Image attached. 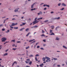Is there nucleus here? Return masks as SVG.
<instances>
[{
  "label": "nucleus",
  "mask_w": 67,
  "mask_h": 67,
  "mask_svg": "<svg viewBox=\"0 0 67 67\" xmlns=\"http://www.w3.org/2000/svg\"><path fill=\"white\" fill-rule=\"evenodd\" d=\"M7 40V38L5 37H3L2 39V42H5Z\"/></svg>",
  "instance_id": "f257e3e1"
},
{
  "label": "nucleus",
  "mask_w": 67,
  "mask_h": 67,
  "mask_svg": "<svg viewBox=\"0 0 67 67\" xmlns=\"http://www.w3.org/2000/svg\"><path fill=\"white\" fill-rule=\"evenodd\" d=\"M36 3H37V2H35L32 5H31V8H32V9H33V8H34V5H35V4H36Z\"/></svg>",
  "instance_id": "f03ea898"
},
{
  "label": "nucleus",
  "mask_w": 67,
  "mask_h": 67,
  "mask_svg": "<svg viewBox=\"0 0 67 67\" xmlns=\"http://www.w3.org/2000/svg\"><path fill=\"white\" fill-rule=\"evenodd\" d=\"M45 58H46V59H47V60L48 62H51V60H50V58H49L48 57H46Z\"/></svg>",
  "instance_id": "7ed1b4c3"
},
{
  "label": "nucleus",
  "mask_w": 67,
  "mask_h": 67,
  "mask_svg": "<svg viewBox=\"0 0 67 67\" xmlns=\"http://www.w3.org/2000/svg\"><path fill=\"white\" fill-rule=\"evenodd\" d=\"M19 9V8H16L14 10L15 12H18V10Z\"/></svg>",
  "instance_id": "20e7f679"
},
{
  "label": "nucleus",
  "mask_w": 67,
  "mask_h": 67,
  "mask_svg": "<svg viewBox=\"0 0 67 67\" xmlns=\"http://www.w3.org/2000/svg\"><path fill=\"white\" fill-rule=\"evenodd\" d=\"M38 21H37L36 22V21H34L32 23H33V25H34L35 24H36V23H38Z\"/></svg>",
  "instance_id": "39448f33"
},
{
  "label": "nucleus",
  "mask_w": 67,
  "mask_h": 67,
  "mask_svg": "<svg viewBox=\"0 0 67 67\" xmlns=\"http://www.w3.org/2000/svg\"><path fill=\"white\" fill-rule=\"evenodd\" d=\"M42 14V12L41 11H40L39 13H37V14L38 15H40V14Z\"/></svg>",
  "instance_id": "423d86ee"
},
{
  "label": "nucleus",
  "mask_w": 67,
  "mask_h": 67,
  "mask_svg": "<svg viewBox=\"0 0 67 67\" xmlns=\"http://www.w3.org/2000/svg\"><path fill=\"white\" fill-rule=\"evenodd\" d=\"M62 6H64V7H66V4H65L64 3H63L62 4Z\"/></svg>",
  "instance_id": "0eeeda50"
},
{
  "label": "nucleus",
  "mask_w": 67,
  "mask_h": 67,
  "mask_svg": "<svg viewBox=\"0 0 67 67\" xmlns=\"http://www.w3.org/2000/svg\"><path fill=\"white\" fill-rule=\"evenodd\" d=\"M25 28H22L21 29H20L19 30V31H23V29H24Z\"/></svg>",
  "instance_id": "6e6552de"
},
{
  "label": "nucleus",
  "mask_w": 67,
  "mask_h": 67,
  "mask_svg": "<svg viewBox=\"0 0 67 67\" xmlns=\"http://www.w3.org/2000/svg\"><path fill=\"white\" fill-rule=\"evenodd\" d=\"M51 27L52 29H54V25L51 26Z\"/></svg>",
  "instance_id": "1a4fd4ad"
},
{
  "label": "nucleus",
  "mask_w": 67,
  "mask_h": 67,
  "mask_svg": "<svg viewBox=\"0 0 67 67\" xmlns=\"http://www.w3.org/2000/svg\"><path fill=\"white\" fill-rule=\"evenodd\" d=\"M55 40H57V41H58V40H59V39L57 37H56V38H55Z\"/></svg>",
  "instance_id": "9d476101"
},
{
  "label": "nucleus",
  "mask_w": 67,
  "mask_h": 67,
  "mask_svg": "<svg viewBox=\"0 0 67 67\" xmlns=\"http://www.w3.org/2000/svg\"><path fill=\"white\" fill-rule=\"evenodd\" d=\"M15 23H12V24L11 25V26H15Z\"/></svg>",
  "instance_id": "9b49d317"
},
{
  "label": "nucleus",
  "mask_w": 67,
  "mask_h": 67,
  "mask_svg": "<svg viewBox=\"0 0 67 67\" xmlns=\"http://www.w3.org/2000/svg\"><path fill=\"white\" fill-rule=\"evenodd\" d=\"M45 59H46V58L45 57H43L42 58V59L43 62L45 61Z\"/></svg>",
  "instance_id": "f8f14e48"
},
{
  "label": "nucleus",
  "mask_w": 67,
  "mask_h": 67,
  "mask_svg": "<svg viewBox=\"0 0 67 67\" xmlns=\"http://www.w3.org/2000/svg\"><path fill=\"white\" fill-rule=\"evenodd\" d=\"M59 27L58 26L57 27H56L55 28V30L56 31H57V30L58 29H59Z\"/></svg>",
  "instance_id": "ddd939ff"
},
{
  "label": "nucleus",
  "mask_w": 67,
  "mask_h": 67,
  "mask_svg": "<svg viewBox=\"0 0 67 67\" xmlns=\"http://www.w3.org/2000/svg\"><path fill=\"white\" fill-rule=\"evenodd\" d=\"M9 32H10V30H7V31H6L5 32V33H9Z\"/></svg>",
  "instance_id": "4468645a"
},
{
  "label": "nucleus",
  "mask_w": 67,
  "mask_h": 67,
  "mask_svg": "<svg viewBox=\"0 0 67 67\" xmlns=\"http://www.w3.org/2000/svg\"><path fill=\"white\" fill-rule=\"evenodd\" d=\"M44 65V64L43 63H42L40 65V67H43V66H43Z\"/></svg>",
  "instance_id": "2eb2a0df"
},
{
  "label": "nucleus",
  "mask_w": 67,
  "mask_h": 67,
  "mask_svg": "<svg viewBox=\"0 0 67 67\" xmlns=\"http://www.w3.org/2000/svg\"><path fill=\"white\" fill-rule=\"evenodd\" d=\"M63 47L65 48V49H67V47H66V46H63Z\"/></svg>",
  "instance_id": "dca6fc26"
},
{
  "label": "nucleus",
  "mask_w": 67,
  "mask_h": 67,
  "mask_svg": "<svg viewBox=\"0 0 67 67\" xmlns=\"http://www.w3.org/2000/svg\"><path fill=\"white\" fill-rule=\"evenodd\" d=\"M50 35H55V34L54 33H52L51 34H50Z\"/></svg>",
  "instance_id": "f3484780"
},
{
  "label": "nucleus",
  "mask_w": 67,
  "mask_h": 67,
  "mask_svg": "<svg viewBox=\"0 0 67 67\" xmlns=\"http://www.w3.org/2000/svg\"><path fill=\"white\" fill-rule=\"evenodd\" d=\"M6 55H8V53H6L4 54V56H5Z\"/></svg>",
  "instance_id": "a211bd4d"
},
{
  "label": "nucleus",
  "mask_w": 67,
  "mask_h": 67,
  "mask_svg": "<svg viewBox=\"0 0 67 67\" xmlns=\"http://www.w3.org/2000/svg\"><path fill=\"white\" fill-rule=\"evenodd\" d=\"M41 36H44V37H45V35L44 34H43L41 35Z\"/></svg>",
  "instance_id": "6ab92c4d"
},
{
  "label": "nucleus",
  "mask_w": 67,
  "mask_h": 67,
  "mask_svg": "<svg viewBox=\"0 0 67 67\" xmlns=\"http://www.w3.org/2000/svg\"><path fill=\"white\" fill-rule=\"evenodd\" d=\"M42 19H43L42 17L40 18H38L37 19V20H42Z\"/></svg>",
  "instance_id": "aec40b11"
},
{
  "label": "nucleus",
  "mask_w": 67,
  "mask_h": 67,
  "mask_svg": "<svg viewBox=\"0 0 67 67\" xmlns=\"http://www.w3.org/2000/svg\"><path fill=\"white\" fill-rule=\"evenodd\" d=\"M30 34V32H29L26 35V36L27 37V36H29V34Z\"/></svg>",
  "instance_id": "412c9836"
},
{
  "label": "nucleus",
  "mask_w": 67,
  "mask_h": 67,
  "mask_svg": "<svg viewBox=\"0 0 67 67\" xmlns=\"http://www.w3.org/2000/svg\"><path fill=\"white\" fill-rule=\"evenodd\" d=\"M34 40H35V39H33V40H30L29 42H32L33 41H34Z\"/></svg>",
  "instance_id": "4be33fe9"
},
{
  "label": "nucleus",
  "mask_w": 67,
  "mask_h": 67,
  "mask_svg": "<svg viewBox=\"0 0 67 67\" xmlns=\"http://www.w3.org/2000/svg\"><path fill=\"white\" fill-rule=\"evenodd\" d=\"M35 59L36 61H38V60L37 59V57H35Z\"/></svg>",
  "instance_id": "5701e85b"
},
{
  "label": "nucleus",
  "mask_w": 67,
  "mask_h": 67,
  "mask_svg": "<svg viewBox=\"0 0 67 67\" xmlns=\"http://www.w3.org/2000/svg\"><path fill=\"white\" fill-rule=\"evenodd\" d=\"M29 30V28H27V29H26V30H25V31L26 32H27V31H28V30Z\"/></svg>",
  "instance_id": "b1692460"
},
{
  "label": "nucleus",
  "mask_w": 67,
  "mask_h": 67,
  "mask_svg": "<svg viewBox=\"0 0 67 67\" xmlns=\"http://www.w3.org/2000/svg\"><path fill=\"white\" fill-rule=\"evenodd\" d=\"M14 29H18V27H14Z\"/></svg>",
  "instance_id": "393cba45"
},
{
  "label": "nucleus",
  "mask_w": 67,
  "mask_h": 67,
  "mask_svg": "<svg viewBox=\"0 0 67 67\" xmlns=\"http://www.w3.org/2000/svg\"><path fill=\"white\" fill-rule=\"evenodd\" d=\"M16 43H21V42L20 41H18L16 42Z\"/></svg>",
  "instance_id": "a878e982"
},
{
  "label": "nucleus",
  "mask_w": 67,
  "mask_h": 67,
  "mask_svg": "<svg viewBox=\"0 0 67 67\" xmlns=\"http://www.w3.org/2000/svg\"><path fill=\"white\" fill-rule=\"evenodd\" d=\"M32 64V62L31 61L30 63H29V65H31Z\"/></svg>",
  "instance_id": "bb28decb"
},
{
  "label": "nucleus",
  "mask_w": 67,
  "mask_h": 67,
  "mask_svg": "<svg viewBox=\"0 0 67 67\" xmlns=\"http://www.w3.org/2000/svg\"><path fill=\"white\" fill-rule=\"evenodd\" d=\"M30 48V47L29 46H28L26 48V49H27L28 48Z\"/></svg>",
  "instance_id": "cd10ccee"
},
{
  "label": "nucleus",
  "mask_w": 67,
  "mask_h": 67,
  "mask_svg": "<svg viewBox=\"0 0 67 67\" xmlns=\"http://www.w3.org/2000/svg\"><path fill=\"white\" fill-rule=\"evenodd\" d=\"M60 5H61V3H59L58 4V6H60Z\"/></svg>",
  "instance_id": "c85d7f7f"
},
{
  "label": "nucleus",
  "mask_w": 67,
  "mask_h": 67,
  "mask_svg": "<svg viewBox=\"0 0 67 67\" xmlns=\"http://www.w3.org/2000/svg\"><path fill=\"white\" fill-rule=\"evenodd\" d=\"M53 59L54 60H57V58H53Z\"/></svg>",
  "instance_id": "c756f323"
},
{
  "label": "nucleus",
  "mask_w": 67,
  "mask_h": 67,
  "mask_svg": "<svg viewBox=\"0 0 67 67\" xmlns=\"http://www.w3.org/2000/svg\"><path fill=\"white\" fill-rule=\"evenodd\" d=\"M38 26L36 25V26H34V28H36V27H38Z\"/></svg>",
  "instance_id": "7c9ffc66"
},
{
  "label": "nucleus",
  "mask_w": 67,
  "mask_h": 67,
  "mask_svg": "<svg viewBox=\"0 0 67 67\" xmlns=\"http://www.w3.org/2000/svg\"><path fill=\"white\" fill-rule=\"evenodd\" d=\"M50 33H52V30H50Z\"/></svg>",
  "instance_id": "2f4dec72"
},
{
  "label": "nucleus",
  "mask_w": 67,
  "mask_h": 67,
  "mask_svg": "<svg viewBox=\"0 0 67 67\" xmlns=\"http://www.w3.org/2000/svg\"><path fill=\"white\" fill-rule=\"evenodd\" d=\"M35 56H40V55L38 54H37L35 55Z\"/></svg>",
  "instance_id": "473e14b6"
},
{
  "label": "nucleus",
  "mask_w": 67,
  "mask_h": 67,
  "mask_svg": "<svg viewBox=\"0 0 67 67\" xmlns=\"http://www.w3.org/2000/svg\"><path fill=\"white\" fill-rule=\"evenodd\" d=\"M16 48H13V50H14V51H15L16 50Z\"/></svg>",
  "instance_id": "72a5a7b5"
},
{
  "label": "nucleus",
  "mask_w": 67,
  "mask_h": 67,
  "mask_svg": "<svg viewBox=\"0 0 67 67\" xmlns=\"http://www.w3.org/2000/svg\"><path fill=\"white\" fill-rule=\"evenodd\" d=\"M48 21V20H45L44 21V22H47Z\"/></svg>",
  "instance_id": "f704fd0d"
},
{
  "label": "nucleus",
  "mask_w": 67,
  "mask_h": 67,
  "mask_svg": "<svg viewBox=\"0 0 67 67\" xmlns=\"http://www.w3.org/2000/svg\"><path fill=\"white\" fill-rule=\"evenodd\" d=\"M2 31H5V29H2Z\"/></svg>",
  "instance_id": "c9c22d12"
},
{
  "label": "nucleus",
  "mask_w": 67,
  "mask_h": 67,
  "mask_svg": "<svg viewBox=\"0 0 67 67\" xmlns=\"http://www.w3.org/2000/svg\"><path fill=\"white\" fill-rule=\"evenodd\" d=\"M60 19V17H58V18H57V20H59Z\"/></svg>",
  "instance_id": "e433bc0d"
},
{
  "label": "nucleus",
  "mask_w": 67,
  "mask_h": 67,
  "mask_svg": "<svg viewBox=\"0 0 67 67\" xmlns=\"http://www.w3.org/2000/svg\"><path fill=\"white\" fill-rule=\"evenodd\" d=\"M12 26L10 25V27L12 28V29H13V27H12Z\"/></svg>",
  "instance_id": "4c0bfd02"
},
{
  "label": "nucleus",
  "mask_w": 67,
  "mask_h": 67,
  "mask_svg": "<svg viewBox=\"0 0 67 67\" xmlns=\"http://www.w3.org/2000/svg\"><path fill=\"white\" fill-rule=\"evenodd\" d=\"M25 24H26V23H23L22 24H23V25H25Z\"/></svg>",
  "instance_id": "58836bf2"
},
{
  "label": "nucleus",
  "mask_w": 67,
  "mask_h": 67,
  "mask_svg": "<svg viewBox=\"0 0 67 67\" xmlns=\"http://www.w3.org/2000/svg\"><path fill=\"white\" fill-rule=\"evenodd\" d=\"M46 7H49V5H46Z\"/></svg>",
  "instance_id": "ea45409f"
},
{
  "label": "nucleus",
  "mask_w": 67,
  "mask_h": 67,
  "mask_svg": "<svg viewBox=\"0 0 67 67\" xmlns=\"http://www.w3.org/2000/svg\"><path fill=\"white\" fill-rule=\"evenodd\" d=\"M30 57H33V55H31L29 56Z\"/></svg>",
  "instance_id": "a19ab883"
},
{
  "label": "nucleus",
  "mask_w": 67,
  "mask_h": 67,
  "mask_svg": "<svg viewBox=\"0 0 67 67\" xmlns=\"http://www.w3.org/2000/svg\"><path fill=\"white\" fill-rule=\"evenodd\" d=\"M42 33H44V31L43 30H42Z\"/></svg>",
  "instance_id": "79ce46f5"
},
{
  "label": "nucleus",
  "mask_w": 67,
  "mask_h": 67,
  "mask_svg": "<svg viewBox=\"0 0 67 67\" xmlns=\"http://www.w3.org/2000/svg\"><path fill=\"white\" fill-rule=\"evenodd\" d=\"M64 9V8H62V9H60V10H63Z\"/></svg>",
  "instance_id": "37998d69"
},
{
  "label": "nucleus",
  "mask_w": 67,
  "mask_h": 67,
  "mask_svg": "<svg viewBox=\"0 0 67 67\" xmlns=\"http://www.w3.org/2000/svg\"><path fill=\"white\" fill-rule=\"evenodd\" d=\"M27 61H30V59H29L26 60Z\"/></svg>",
  "instance_id": "c03bdc74"
},
{
  "label": "nucleus",
  "mask_w": 67,
  "mask_h": 67,
  "mask_svg": "<svg viewBox=\"0 0 67 67\" xmlns=\"http://www.w3.org/2000/svg\"><path fill=\"white\" fill-rule=\"evenodd\" d=\"M41 49H42V50H44V48H40Z\"/></svg>",
  "instance_id": "a18cd8bd"
},
{
  "label": "nucleus",
  "mask_w": 67,
  "mask_h": 67,
  "mask_svg": "<svg viewBox=\"0 0 67 67\" xmlns=\"http://www.w3.org/2000/svg\"><path fill=\"white\" fill-rule=\"evenodd\" d=\"M43 42H46V40H43Z\"/></svg>",
  "instance_id": "49530a36"
},
{
  "label": "nucleus",
  "mask_w": 67,
  "mask_h": 67,
  "mask_svg": "<svg viewBox=\"0 0 67 67\" xmlns=\"http://www.w3.org/2000/svg\"><path fill=\"white\" fill-rule=\"evenodd\" d=\"M37 17H36L35 18V20H37Z\"/></svg>",
  "instance_id": "de8ad7c7"
},
{
  "label": "nucleus",
  "mask_w": 67,
  "mask_h": 67,
  "mask_svg": "<svg viewBox=\"0 0 67 67\" xmlns=\"http://www.w3.org/2000/svg\"><path fill=\"white\" fill-rule=\"evenodd\" d=\"M15 18H14L12 19V20H15Z\"/></svg>",
  "instance_id": "09e8293b"
},
{
  "label": "nucleus",
  "mask_w": 67,
  "mask_h": 67,
  "mask_svg": "<svg viewBox=\"0 0 67 67\" xmlns=\"http://www.w3.org/2000/svg\"><path fill=\"white\" fill-rule=\"evenodd\" d=\"M12 42H15V40H12Z\"/></svg>",
  "instance_id": "8fccbe9b"
},
{
  "label": "nucleus",
  "mask_w": 67,
  "mask_h": 67,
  "mask_svg": "<svg viewBox=\"0 0 67 67\" xmlns=\"http://www.w3.org/2000/svg\"><path fill=\"white\" fill-rule=\"evenodd\" d=\"M25 62L26 64H28L29 63V62L27 61H25Z\"/></svg>",
  "instance_id": "3c124183"
},
{
  "label": "nucleus",
  "mask_w": 67,
  "mask_h": 67,
  "mask_svg": "<svg viewBox=\"0 0 67 67\" xmlns=\"http://www.w3.org/2000/svg\"><path fill=\"white\" fill-rule=\"evenodd\" d=\"M51 14H52V13H54V12L53 11H52L51 12Z\"/></svg>",
  "instance_id": "603ef678"
},
{
  "label": "nucleus",
  "mask_w": 67,
  "mask_h": 67,
  "mask_svg": "<svg viewBox=\"0 0 67 67\" xmlns=\"http://www.w3.org/2000/svg\"><path fill=\"white\" fill-rule=\"evenodd\" d=\"M37 48H40V46H37Z\"/></svg>",
  "instance_id": "864d4df0"
},
{
  "label": "nucleus",
  "mask_w": 67,
  "mask_h": 67,
  "mask_svg": "<svg viewBox=\"0 0 67 67\" xmlns=\"http://www.w3.org/2000/svg\"><path fill=\"white\" fill-rule=\"evenodd\" d=\"M45 6H46V4H45L43 5V7H45Z\"/></svg>",
  "instance_id": "5fc2aeb1"
},
{
  "label": "nucleus",
  "mask_w": 67,
  "mask_h": 67,
  "mask_svg": "<svg viewBox=\"0 0 67 67\" xmlns=\"http://www.w3.org/2000/svg\"><path fill=\"white\" fill-rule=\"evenodd\" d=\"M54 20H57V18H53Z\"/></svg>",
  "instance_id": "6e6d98bb"
},
{
  "label": "nucleus",
  "mask_w": 67,
  "mask_h": 67,
  "mask_svg": "<svg viewBox=\"0 0 67 67\" xmlns=\"http://www.w3.org/2000/svg\"><path fill=\"white\" fill-rule=\"evenodd\" d=\"M14 64H17V63H16V62H14Z\"/></svg>",
  "instance_id": "4d7b16f0"
},
{
  "label": "nucleus",
  "mask_w": 67,
  "mask_h": 67,
  "mask_svg": "<svg viewBox=\"0 0 67 67\" xmlns=\"http://www.w3.org/2000/svg\"><path fill=\"white\" fill-rule=\"evenodd\" d=\"M15 25H18V23H15Z\"/></svg>",
  "instance_id": "13d9d810"
},
{
  "label": "nucleus",
  "mask_w": 67,
  "mask_h": 67,
  "mask_svg": "<svg viewBox=\"0 0 67 67\" xmlns=\"http://www.w3.org/2000/svg\"><path fill=\"white\" fill-rule=\"evenodd\" d=\"M46 8H44V10H46Z\"/></svg>",
  "instance_id": "bf43d9fd"
},
{
  "label": "nucleus",
  "mask_w": 67,
  "mask_h": 67,
  "mask_svg": "<svg viewBox=\"0 0 67 67\" xmlns=\"http://www.w3.org/2000/svg\"><path fill=\"white\" fill-rule=\"evenodd\" d=\"M28 21H31V19L29 18L28 20Z\"/></svg>",
  "instance_id": "052dcab7"
},
{
  "label": "nucleus",
  "mask_w": 67,
  "mask_h": 67,
  "mask_svg": "<svg viewBox=\"0 0 67 67\" xmlns=\"http://www.w3.org/2000/svg\"><path fill=\"white\" fill-rule=\"evenodd\" d=\"M34 48H35L36 47V45H35V46H34Z\"/></svg>",
  "instance_id": "680f3d73"
},
{
  "label": "nucleus",
  "mask_w": 67,
  "mask_h": 67,
  "mask_svg": "<svg viewBox=\"0 0 67 67\" xmlns=\"http://www.w3.org/2000/svg\"><path fill=\"white\" fill-rule=\"evenodd\" d=\"M26 53H28V51L27 50H26Z\"/></svg>",
  "instance_id": "e2e57ef3"
},
{
  "label": "nucleus",
  "mask_w": 67,
  "mask_h": 67,
  "mask_svg": "<svg viewBox=\"0 0 67 67\" xmlns=\"http://www.w3.org/2000/svg\"><path fill=\"white\" fill-rule=\"evenodd\" d=\"M64 35V33H63L62 34V36H63Z\"/></svg>",
  "instance_id": "0e129e2a"
},
{
  "label": "nucleus",
  "mask_w": 67,
  "mask_h": 67,
  "mask_svg": "<svg viewBox=\"0 0 67 67\" xmlns=\"http://www.w3.org/2000/svg\"><path fill=\"white\" fill-rule=\"evenodd\" d=\"M46 45V44H43V46H45Z\"/></svg>",
  "instance_id": "69168bd1"
},
{
  "label": "nucleus",
  "mask_w": 67,
  "mask_h": 67,
  "mask_svg": "<svg viewBox=\"0 0 67 67\" xmlns=\"http://www.w3.org/2000/svg\"><path fill=\"white\" fill-rule=\"evenodd\" d=\"M57 66L58 67H60V65H58Z\"/></svg>",
  "instance_id": "338daca9"
},
{
  "label": "nucleus",
  "mask_w": 67,
  "mask_h": 67,
  "mask_svg": "<svg viewBox=\"0 0 67 67\" xmlns=\"http://www.w3.org/2000/svg\"><path fill=\"white\" fill-rule=\"evenodd\" d=\"M16 67H20V66L18 65H17Z\"/></svg>",
  "instance_id": "774afa93"
}]
</instances>
